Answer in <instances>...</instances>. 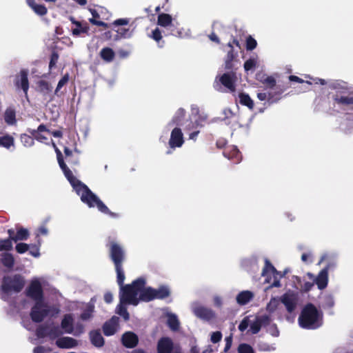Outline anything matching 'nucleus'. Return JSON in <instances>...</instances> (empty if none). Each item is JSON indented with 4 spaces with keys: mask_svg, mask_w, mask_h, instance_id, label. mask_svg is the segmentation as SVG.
<instances>
[{
    "mask_svg": "<svg viewBox=\"0 0 353 353\" xmlns=\"http://www.w3.org/2000/svg\"><path fill=\"white\" fill-rule=\"evenodd\" d=\"M46 284V280L43 277H34L26 289V294L33 300L35 303L30 312L33 321L41 322L46 317L57 315L60 308L57 305L50 304L44 301L43 288Z\"/></svg>",
    "mask_w": 353,
    "mask_h": 353,
    "instance_id": "1",
    "label": "nucleus"
},
{
    "mask_svg": "<svg viewBox=\"0 0 353 353\" xmlns=\"http://www.w3.org/2000/svg\"><path fill=\"white\" fill-rule=\"evenodd\" d=\"M51 142L57 152L59 166L77 194L80 196L81 200L90 208L97 207L100 212L105 214L109 213L107 206L85 185L83 184L72 175V172L64 163L60 150L52 140Z\"/></svg>",
    "mask_w": 353,
    "mask_h": 353,
    "instance_id": "2",
    "label": "nucleus"
},
{
    "mask_svg": "<svg viewBox=\"0 0 353 353\" xmlns=\"http://www.w3.org/2000/svg\"><path fill=\"white\" fill-rule=\"evenodd\" d=\"M135 289L134 294L123 295L121 299L127 300L134 305H137L139 301H150L154 299H163L170 294V290L166 286H161L158 290L145 287V281L143 278H139L132 283Z\"/></svg>",
    "mask_w": 353,
    "mask_h": 353,
    "instance_id": "3",
    "label": "nucleus"
},
{
    "mask_svg": "<svg viewBox=\"0 0 353 353\" xmlns=\"http://www.w3.org/2000/svg\"><path fill=\"white\" fill-rule=\"evenodd\" d=\"M299 325L305 329H316L322 325V314L313 305L307 304L299 317Z\"/></svg>",
    "mask_w": 353,
    "mask_h": 353,
    "instance_id": "4",
    "label": "nucleus"
},
{
    "mask_svg": "<svg viewBox=\"0 0 353 353\" xmlns=\"http://www.w3.org/2000/svg\"><path fill=\"white\" fill-rule=\"evenodd\" d=\"M24 285L25 279L21 274L5 276L1 286V298L8 299L10 294L21 292Z\"/></svg>",
    "mask_w": 353,
    "mask_h": 353,
    "instance_id": "5",
    "label": "nucleus"
},
{
    "mask_svg": "<svg viewBox=\"0 0 353 353\" xmlns=\"http://www.w3.org/2000/svg\"><path fill=\"white\" fill-rule=\"evenodd\" d=\"M159 25V27L152 30L150 33H148V36L152 38L157 43H159L160 40L162 38V34H166V30H171V34L175 36H179L181 37H186L188 35L187 32H182L181 31H175L174 30V23H158Z\"/></svg>",
    "mask_w": 353,
    "mask_h": 353,
    "instance_id": "6",
    "label": "nucleus"
},
{
    "mask_svg": "<svg viewBox=\"0 0 353 353\" xmlns=\"http://www.w3.org/2000/svg\"><path fill=\"white\" fill-rule=\"evenodd\" d=\"M61 328L65 333L73 334L75 336L81 334L84 331V326L77 323L74 325V318L72 314H65L61 321Z\"/></svg>",
    "mask_w": 353,
    "mask_h": 353,
    "instance_id": "7",
    "label": "nucleus"
},
{
    "mask_svg": "<svg viewBox=\"0 0 353 353\" xmlns=\"http://www.w3.org/2000/svg\"><path fill=\"white\" fill-rule=\"evenodd\" d=\"M280 299L289 313L294 312L299 305V294L292 290H288Z\"/></svg>",
    "mask_w": 353,
    "mask_h": 353,
    "instance_id": "8",
    "label": "nucleus"
},
{
    "mask_svg": "<svg viewBox=\"0 0 353 353\" xmlns=\"http://www.w3.org/2000/svg\"><path fill=\"white\" fill-rule=\"evenodd\" d=\"M135 292V289L133 285H128L125 287L121 288V291L120 292V303L117 307V312L121 316H122L125 320L129 319V314L127 311L126 307L123 305L124 304H131L132 303L128 302L127 300H122L121 298L123 295H134Z\"/></svg>",
    "mask_w": 353,
    "mask_h": 353,
    "instance_id": "9",
    "label": "nucleus"
},
{
    "mask_svg": "<svg viewBox=\"0 0 353 353\" xmlns=\"http://www.w3.org/2000/svg\"><path fill=\"white\" fill-rule=\"evenodd\" d=\"M262 275L265 277V282L271 283L270 287L281 286L279 279L282 275L268 261L265 263Z\"/></svg>",
    "mask_w": 353,
    "mask_h": 353,
    "instance_id": "10",
    "label": "nucleus"
},
{
    "mask_svg": "<svg viewBox=\"0 0 353 353\" xmlns=\"http://www.w3.org/2000/svg\"><path fill=\"white\" fill-rule=\"evenodd\" d=\"M157 353H181L178 345L174 344L168 337H163L157 343Z\"/></svg>",
    "mask_w": 353,
    "mask_h": 353,
    "instance_id": "11",
    "label": "nucleus"
},
{
    "mask_svg": "<svg viewBox=\"0 0 353 353\" xmlns=\"http://www.w3.org/2000/svg\"><path fill=\"white\" fill-rule=\"evenodd\" d=\"M90 11L92 17L89 19V22H104L110 20L112 16L108 10L102 6L90 9Z\"/></svg>",
    "mask_w": 353,
    "mask_h": 353,
    "instance_id": "12",
    "label": "nucleus"
},
{
    "mask_svg": "<svg viewBox=\"0 0 353 353\" xmlns=\"http://www.w3.org/2000/svg\"><path fill=\"white\" fill-rule=\"evenodd\" d=\"M110 252L114 265L121 264L124 259V251L122 247L115 241L110 243Z\"/></svg>",
    "mask_w": 353,
    "mask_h": 353,
    "instance_id": "13",
    "label": "nucleus"
},
{
    "mask_svg": "<svg viewBox=\"0 0 353 353\" xmlns=\"http://www.w3.org/2000/svg\"><path fill=\"white\" fill-rule=\"evenodd\" d=\"M30 132L37 141L48 144V141L51 137V131L48 130L46 125H40L37 130H32Z\"/></svg>",
    "mask_w": 353,
    "mask_h": 353,
    "instance_id": "14",
    "label": "nucleus"
},
{
    "mask_svg": "<svg viewBox=\"0 0 353 353\" xmlns=\"http://www.w3.org/2000/svg\"><path fill=\"white\" fill-rule=\"evenodd\" d=\"M37 334L39 338L49 337L50 339H54L61 334V332L57 327L48 326L39 328Z\"/></svg>",
    "mask_w": 353,
    "mask_h": 353,
    "instance_id": "15",
    "label": "nucleus"
},
{
    "mask_svg": "<svg viewBox=\"0 0 353 353\" xmlns=\"http://www.w3.org/2000/svg\"><path fill=\"white\" fill-rule=\"evenodd\" d=\"M192 310L197 317L205 320H210L214 316V313L211 310L196 303L192 305Z\"/></svg>",
    "mask_w": 353,
    "mask_h": 353,
    "instance_id": "16",
    "label": "nucleus"
},
{
    "mask_svg": "<svg viewBox=\"0 0 353 353\" xmlns=\"http://www.w3.org/2000/svg\"><path fill=\"white\" fill-rule=\"evenodd\" d=\"M183 143V137L181 130L179 128H174L171 132L169 145L172 148H180Z\"/></svg>",
    "mask_w": 353,
    "mask_h": 353,
    "instance_id": "17",
    "label": "nucleus"
},
{
    "mask_svg": "<svg viewBox=\"0 0 353 353\" xmlns=\"http://www.w3.org/2000/svg\"><path fill=\"white\" fill-rule=\"evenodd\" d=\"M270 321V317L268 315L255 317L253 321L250 320V331L252 334H256L259 332L261 325L269 323Z\"/></svg>",
    "mask_w": 353,
    "mask_h": 353,
    "instance_id": "18",
    "label": "nucleus"
},
{
    "mask_svg": "<svg viewBox=\"0 0 353 353\" xmlns=\"http://www.w3.org/2000/svg\"><path fill=\"white\" fill-rule=\"evenodd\" d=\"M236 80V76L234 73H225L219 77L220 82L230 92L235 91L234 83Z\"/></svg>",
    "mask_w": 353,
    "mask_h": 353,
    "instance_id": "19",
    "label": "nucleus"
},
{
    "mask_svg": "<svg viewBox=\"0 0 353 353\" xmlns=\"http://www.w3.org/2000/svg\"><path fill=\"white\" fill-rule=\"evenodd\" d=\"M328 271H329V265H327L324 269H323L318 274V276L315 278V283L317 285L319 289L323 290L325 288L327 285L328 282Z\"/></svg>",
    "mask_w": 353,
    "mask_h": 353,
    "instance_id": "20",
    "label": "nucleus"
},
{
    "mask_svg": "<svg viewBox=\"0 0 353 353\" xmlns=\"http://www.w3.org/2000/svg\"><path fill=\"white\" fill-rule=\"evenodd\" d=\"M119 328V318L112 317L109 321L106 322L103 325V332L106 336L114 334Z\"/></svg>",
    "mask_w": 353,
    "mask_h": 353,
    "instance_id": "21",
    "label": "nucleus"
},
{
    "mask_svg": "<svg viewBox=\"0 0 353 353\" xmlns=\"http://www.w3.org/2000/svg\"><path fill=\"white\" fill-rule=\"evenodd\" d=\"M56 344L61 348L70 349L78 345V341L72 337H61L56 341Z\"/></svg>",
    "mask_w": 353,
    "mask_h": 353,
    "instance_id": "22",
    "label": "nucleus"
},
{
    "mask_svg": "<svg viewBox=\"0 0 353 353\" xmlns=\"http://www.w3.org/2000/svg\"><path fill=\"white\" fill-rule=\"evenodd\" d=\"M138 336L132 332H127L122 336V342L126 347L132 348L138 343Z\"/></svg>",
    "mask_w": 353,
    "mask_h": 353,
    "instance_id": "23",
    "label": "nucleus"
},
{
    "mask_svg": "<svg viewBox=\"0 0 353 353\" xmlns=\"http://www.w3.org/2000/svg\"><path fill=\"white\" fill-rule=\"evenodd\" d=\"M254 294L250 290H243L240 292L236 296V303L240 305L248 304L253 299Z\"/></svg>",
    "mask_w": 353,
    "mask_h": 353,
    "instance_id": "24",
    "label": "nucleus"
},
{
    "mask_svg": "<svg viewBox=\"0 0 353 353\" xmlns=\"http://www.w3.org/2000/svg\"><path fill=\"white\" fill-rule=\"evenodd\" d=\"M224 154L230 159H233L235 163H239L241 160V155L235 146H230L228 147L225 152Z\"/></svg>",
    "mask_w": 353,
    "mask_h": 353,
    "instance_id": "25",
    "label": "nucleus"
},
{
    "mask_svg": "<svg viewBox=\"0 0 353 353\" xmlns=\"http://www.w3.org/2000/svg\"><path fill=\"white\" fill-rule=\"evenodd\" d=\"M27 4L40 16H43L47 13V8L44 5L37 4L35 0H26Z\"/></svg>",
    "mask_w": 353,
    "mask_h": 353,
    "instance_id": "26",
    "label": "nucleus"
},
{
    "mask_svg": "<svg viewBox=\"0 0 353 353\" xmlns=\"http://www.w3.org/2000/svg\"><path fill=\"white\" fill-rule=\"evenodd\" d=\"M17 85L18 87H20L23 90L26 94H27L29 85L28 80V74L26 72L22 71L20 73L19 80L17 81Z\"/></svg>",
    "mask_w": 353,
    "mask_h": 353,
    "instance_id": "27",
    "label": "nucleus"
},
{
    "mask_svg": "<svg viewBox=\"0 0 353 353\" xmlns=\"http://www.w3.org/2000/svg\"><path fill=\"white\" fill-rule=\"evenodd\" d=\"M281 299H279L276 297L272 298L266 306V311L269 314H273L277 312L280 307Z\"/></svg>",
    "mask_w": 353,
    "mask_h": 353,
    "instance_id": "28",
    "label": "nucleus"
},
{
    "mask_svg": "<svg viewBox=\"0 0 353 353\" xmlns=\"http://www.w3.org/2000/svg\"><path fill=\"white\" fill-rule=\"evenodd\" d=\"M0 146L8 150L14 146V139L10 134H4L0 137Z\"/></svg>",
    "mask_w": 353,
    "mask_h": 353,
    "instance_id": "29",
    "label": "nucleus"
},
{
    "mask_svg": "<svg viewBox=\"0 0 353 353\" xmlns=\"http://www.w3.org/2000/svg\"><path fill=\"white\" fill-rule=\"evenodd\" d=\"M290 80L292 81H296V82H298V83H305L308 85H312V83H315V84H321V85H325L326 83L325 81L323 79H319V78H310V79L312 80V81H303V79H301V78L296 77V76H294V75H292V76H290L289 77Z\"/></svg>",
    "mask_w": 353,
    "mask_h": 353,
    "instance_id": "30",
    "label": "nucleus"
},
{
    "mask_svg": "<svg viewBox=\"0 0 353 353\" xmlns=\"http://www.w3.org/2000/svg\"><path fill=\"white\" fill-rule=\"evenodd\" d=\"M5 122L8 125H14L16 123V112L12 108H8L4 113Z\"/></svg>",
    "mask_w": 353,
    "mask_h": 353,
    "instance_id": "31",
    "label": "nucleus"
},
{
    "mask_svg": "<svg viewBox=\"0 0 353 353\" xmlns=\"http://www.w3.org/2000/svg\"><path fill=\"white\" fill-rule=\"evenodd\" d=\"M90 336L92 344L95 346L101 347L103 345V338L100 332L92 331L90 333Z\"/></svg>",
    "mask_w": 353,
    "mask_h": 353,
    "instance_id": "32",
    "label": "nucleus"
},
{
    "mask_svg": "<svg viewBox=\"0 0 353 353\" xmlns=\"http://www.w3.org/2000/svg\"><path fill=\"white\" fill-rule=\"evenodd\" d=\"M75 26L72 28V34L74 36H81L87 33L88 27L87 23H74Z\"/></svg>",
    "mask_w": 353,
    "mask_h": 353,
    "instance_id": "33",
    "label": "nucleus"
},
{
    "mask_svg": "<svg viewBox=\"0 0 353 353\" xmlns=\"http://www.w3.org/2000/svg\"><path fill=\"white\" fill-rule=\"evenodd\" d=\"M29 236V232L27 229L20 228L17 229V233L14 236L12 237V240L14 242H17L19 241L26 240Z\"/></svg>",
    "mask_w": 353,
    "mask_h": 353,
    "instance_id": "34",
    "label": "nucleus"
},
{
    "mask_svg": "<svg viewBox=\"0 0 353 353\" xmlns=\"http://www.w3.org/2000/svg\"><path fill=\"white\" fill-rule=\"evenodd\" d=\"M1 263L6 268L11 269L14 264L13 256L9 253H4L1 257Z\"/></svg>",
    "mask_w": 353,
    "mask_h": 353,
    "instance_id": "35",
    "label": "nucleus"
},
{
    "mask_svg": "<svg viewBox=\"0 0 353 353\" xmlns=\"http://www.w3.org/2000/svg\"><path fill=\"white\" fill-rule=\"evenodd\" d=\"M167 316H168V324L169 327L173 330H177L179 327V323L176 316L175 314L168 313L167 314Z\"/></svg>",
    "mask_w": 353,
    "mask_h": 353,
    "instance_id": "36",
    "label": "nucleus"
},
{
    "mask_svg": "<svg viewBox=\"0 0 353 353\" xmlns=\"http://www.w3.org/2000/svg\"><path fill=\"white\" fill-rule=\"evenodd\" d=\"M101 58L106 61H111L114 56V53L111 48H105L101 51Z\"/></svg>",
    "mask_w": 353,
    "mask_h": 353,
    "instance_id": "37",
    "label": "nucleus"
},
{
    "mask_svg": "<svg viewBox=\"0 0 353 353\" xmlns=\"http://www.w3.org/2000/svg\"><path fill=\"white\" fill-rule=\"evenodd\" d=\"M239 97L241 104L248 106L250 109L253 108V101L248 94L241 93L239 94Z\"/></svg>",
    "mask_w": 353,
    "mask_h": 353,
    "instance_id": "38",
    "label": "nucleus"
},
{
    "mask_svg": "<svg viewBox=\"0 0 353 353\" xmlns=\"http://www.w3.org/2000/svg\"><path fill=\"white\" fill-rule=\"evenodd\" d=\"M258 79L260 81H261L263 83L265 84L267 86H268L270 88L274 87L275 85V83H276L274 77H272L271 76H267V75L264 74V75H262L261 77H260L259 75Z\"/></svg>",
    "mask_w": 353,
    "mask_h": 353,
    "instance_id": "39",
    "label": "nucleus"
},
{
    "mask_svg": "<svg viewBox=\"0 0 353 353\" xmlns=\"http://www.w3.org/2000/svg\"><path fill=\"white\" fill-rule=\"evenodd\" d=\"M115 268H116V271H117V282H118V284L121 286V289L122 288L125 287V286H122L124 279H125L124 273L122 270V267H121V264L115 265Z\"/></svg>",
    "mask_w": 353,
    "mask_h": 353,
    "instance_id": "40",
    "label": "nucleus"
},
{
    "mask_svg": "<svg viewBox=\"0 0 353 353\" xmlns=\"http://www.w3.org/2000/svg\"><path fill=\"white\" fill-rule=\"evenodd\" d=\"M201 125L199 120L194 117L191 119V121H187L185 122V129L188 130H194Z\"/></svg>",
    "mask_w": 353,
    "mask_h": 353,
    "instance_id": "41",
    "label": "nucleus"
},
{
    "mask_svg": "<svg viewBox=\"0 0 353 353\" xmlns=\"http://www.w3.org/2000/svg\"><path fill=\"white\" fill-rule=\"evenodd\" d=\"M21 141L25 147H31L34 143L33 138L26 134L21 135Z\"/></svg>",
    "mask_w": 353,
    "mask_h": 353,
    "instance_id": "42",
    "label": "nucleus"
},
{
    "mask_svg": "<svg viewBox=\"0 0 353 353\" xmlns=\"http://www.w3.org/2000/svg\"><path fill=\"white\" fill-rule=\"evenodd\" d=\"M12 248V242L11 239L0 240V251H9Z\"/></svg>",
    "mask_w": 353,
    "mask_h": 353,
    "instance_id": "43",
    "label": "nucleus"
},
{
    "mask_svg": "<svg viewBox=\"0 0 353 353\" xmlns=\"http://www.w3.org/2000/svg\"><path fill=\"white\" fill-rule=\"evenodd\" d=\"M257 64V57H252L247 60L244 63V69L246 72L252 70Z\"/></svg>",
    "mask_w": 353,
    "mask_h": 353,
    "instance_id": "44",
    "label": "nucleus"
},
{
    "mask_svg": "<svg viewBox=\"0 0 353 353\" xmlns=\"http://www.w3.org/2000/svg\"><path fill=\"white\" fill-rule=\"evenodd\" d=\"M228 46L230 48V50L228 52L226 60H225V68L230 69L232 67L231 62L234 58V54L232 52V46L231 43H228Z\"/></svg>",
    "mask_w": 353,
    "mask_h": 353,
    "instance_id": "45",
    "label": "nucleus"
},
{
    "mask_svg": "<svg viewBox=\"0 0 353 353\" xmlns=\"http://www.w3.org/2000/svg\"><path fill=\"white\" fill-rule=\"evenodd\" d=\"M39 89L43 94H47L51 92L52 86L50 83L46 81H41L39 83Z\"/></svg>",
    "mask_w": 353,
    "mask_h": 353,
    "instance_id": "46",
    "label": "nucleus"
},
{
    "mask_svg": "<svg viewBox=\"0 0 353 353\" xmlns=\"http://www.w3.org/2000/svg\"><path fill=\"white\" fill-rule=\"evenodd\" d=\"M334 100L338 103L343 105H353V97H336Z\"/></svg>",
    "mask_w": 353,
    "mask_h": 353,
    "instance_id": "47",
    "label": "nucleus"
},
{
    "mask_svg": "<svg viewBox=\"0 0 353 353\" xmlns=\"http://www.w3.org/2000/svg\"><path fill=\"white\" fill-rule=\"evenodd\" d=\"M94 310L92 305H89L88 308L81 314V319L83 321H87L92 317V314Z\"/></svg>",
    "mask_w": 353,
    "mask_h": 353,
    "instance_id": "48",
    "label": "nucleus"
},
{
    "mask_svg": "<svg viewBox=\"0 0 353 353\" xmlns=\"http://www.w3.org/2000/svg\"><path fill=\"white\" fill-rule=\"evenodd\" d=\"M115 25L117 27V30H116L117 32H118L119 33H120L125 37L130 36V34H131L130 32H123V31L125 30V29H126L125 26L128 25V23H115Z\"/></svg>",
    "mask_w": 353,
    "mask_h": 353,
    "instance_id": "49",
    "label": "nucleus"
},
{
    "mask_svg": "<svg viewBox=\"0 0 353 353\" xmlns=\"http://www.w3.org/2000/svg\"><path fill=\"white\" fill-rule=\"evenodd\" d=\"M16 251L19 254H23L30 249V245L24 243H19L16 245Z\"/></svg>",
    "mask_w": 353,
    "mask_h": 353,
    "instance_id": "50",
    "label": "nucleus"
},
{
    "mask_svg": "<svg viewBox=\"0 0 353 353\" xmlns=\"http://www.w3.org/2000/svg\"><path fill=\"white\" fill-rule=\"evenodd\" d=\"M69 81V74H65L61 79L59 81L57 88L55 90V94H58L61 88L64 86Z\"/></svg>",
    "mask_w": 353,
    "mask_h": 353,
    "instance_id": "51",
    "label": "nucleus"
},
{
    "mask_svg": "<svg viewBox=\"0 0 353 353\" xmlns=\"http://www.w3.org/2000/svg\"><path fill=\"white\" fill-rule=\"evenodd\" d=\"M172 17L171 15L165 13H161L158 15V19L157 22H172Z\"/></svg>",
    "mask_w": 353,
    "mask_h": 353,
    "instance_id": "52",
    "label": "nucleus"
},
{
    "mask_svg": "<svg viewBox=\"0 0 353 353\" xmlns=\"http://www.w3.org/2000/svg\"><path fill=\"white\" fill-rule=\"evenodd\" d=\"M256 46V41L252 37H248L246 39V48L248 50L254 49Z\"/></svg>",
    "mask_w": 353,
    "mask_h": 353,
    "instance_id": "53",
    "label": "nucleus"
},
{
    "mask_svg": "<svg viewBox=\"0 0 353 353\" xmlns=\"http://www.w3.org/2000/svg\"><path fill=\"white\" fill-rule=\"evenodd\" d=\"M250 317L247 316V317L244 318L242 320V321L240 323V324L239 325V329L241 332H243L248 327V326H250Z\"/></svg>",
    "mask_w": 353,
    "mask_h": 353,
    "instance_id": "54",
    "label": "nucleus"
},
{
    "mask_svg": "<svg viewBox=\"0 0 353 353\" xmlns=\"http://www.w3.org/2000/svg\"><path fill=\"white\" fill-rule=\"evenodd\" d=\"M239 353H254L251 346L247 344H241L238 349Z\"/></svg>",
    "mask_w": 353,
    "mask_h": 353,
    "instance_id": "55",
    "label": "nucleus"
},
{
    "mask_svg": "<svg viewBox=\"0 0 353 353\" xmlns=\"http://www.w3.org/2000/svg\"><path fill=\"white\" fill-rule=\"evenodd\" d=\"M30 254L34 257H39L40 256L39 248L36 245H30Z\"/></svg>",
    "mask_w": 353,
    "mask_h": 353,
    "instance_id": "56",
    "label": "nucleus"
},
{
    "mask_svg": "<svg viewBox=\"0 0 353 353\" xmlns=\"http://www.w3.org/2000/svg\"><path fill=\"white\" fill-rule=\"evenodd\" d=\"M221 338H222V334L220 332H212L211 334L210 341L212 343H216L220 341Z\"/></svg>",
    "mask_w": 353,
    "mask_h": 353,
    "instance_id": "57",
    "label": "nucleus"
},
{
    "mask_svg": "<svg viewBox=\"0 0 353 353\" xmlns=\"http://www.w3.org/2000/svg\"><path fill=\"white\" fill-rule=\"evenodd\" d=\"M185 112L183 109H179L176 113V115L173 118L172 123H176L179 124L180 122V119L184 116Z\"/></svg>",
    "mask_w": 353,
    "mask_h": 353,
    "instance_id": "58",
    "label": "nucleus"
},
{
    "mask_svg": "<svg viewBox=\"0 0 353 353\" xmlns=\"http://www.w3.org/2000/svg\"><path fill=\"white\" fill-rule=\"evenodd\" d=\"M185 112L183 109H179L176 113V115L173 118L172 123H176L179 124L180 122V119L184 116Z\"/></svg>",
    "mask_w": 353,
    "mask_h": 353,
    "instance_id": "59",
    "label": "nucleus"
},
{
    "mask_svg": "<svg viewBox=\"0 0 353 353\" xmlns=\"http://www.w3.org/2000/svg\"><path fill=\"white\" fill-rule=\"evenodd\" d=\"M257 97L261 101H265V100H267L268 101H271L270 94H267L266 92L258 93Z\"/></svg>",
    "mask_w": 353,
    "mask_h": 353,
    "instance_id": "60",
    "label": "nucleus"
},
{
    "mask_svg": "<svg viewBox=\"0 0 353 353\" xmlns=\"http://www.w3.org/2000/svg\"><path fill=\"white\" fill-rule=\"evenodd\" d=\"M50 351V349L46 348L44 347H37L34 349L33 352L34 353H48Z\"/></svg>",
    "mask_w": 353,
    "mask_h": 353,
    "instance_id": "61",
    "label": "nucleus"
},
{
    "mask_svg": "<svg viewBox=\"0 0 353 353\" xmlns=\"http://www.w3.org/2000/svg\"><path fill=\"white\" fill-rule=\"evenodd\" d=\"M312 254L310 253H305L301 256V259L305 263H311L312 262Z\"/></svg>",
    "mask_w": 353,
    "mask_h": 353,
    "instance_id": "62",
    "label": "nucleus"
},
{
    "mask_svg": "<svg viewBox=\"0 0 353 353\" xmlns=\"http://www.w3.org/2000/svg\"><path fill=\"white\" fill-rule=\"evenodd\" d=\"M113 300V296L112 293L108 292L104 294V301L107 303H110Z\"/></svg>",
    "mask_w": 353,
    "mask_h": 353,
    "instance_id": "63",
    "label": "nucleus"
},
{
    "mask_svg": "<svg viewBox=\"0 0 353 353\" xmlns=\"http://www.w3.org/2000/svg\"><path fill=\"white\" fill-rule=\"evenodd\" d=\"M223 114L225 115V119L232 118L234 116L232 111L228 108H226L223 110Z\"/></svg>",
    "mask_w": 353,
    "mask_h": 353,
    "instance_id": "64",
    "label": "nucleus"
}]
</instances>
